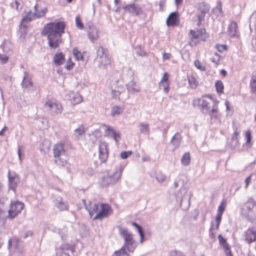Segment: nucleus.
<instances>
[{
	"instance_id": "f257e3e1",
	"label": "nucleus",
	"mask_w": 256,
	"mask_h": 256,
	"mask_svg": "<svg viewBox=\"0 0 256 256\" xmlns=\"http://www.w3.org/2000/svg\"><path fill=\"white\" fill-rule=\"evenodd\" d=\"M64 28L65 24L62 22L48 23L44 26L42 33L47 36L50 48H56L62 42V35Z\"/></svg>"
},
{
	"instance_id": "f03ea898",
	"label": "nucleus",
	"mask_w": 256,
	"mask_h": 256,
	"mask_svg": "<svg viewBox=\"0 0 256 256\" xmlns=\"http://www.w3.org/2000/svg\"><path fill=\"white\" fill-rule=\"evenodd\" d=\"M110 88L113 99L123 101L128 98V95L124 86L120 84L118 80L112 81Z\"/></svg>"
},
{
	"instance_id": "7ed1b4c3",
	"label": "nucleus",
	"mask_w": 256,
	"mask_h": 256,
	"mask_svg": "<svg viewBox=\"0 0 256 256\" xmlns=\"http://www.w3.org/2000/svg\"><path fill=\"white\" fill-rule=\"evenodd\" d=\"M174 186L175 188L180 187V189L176 193V200L180 204H182L184 196L188 193L189 186L188 183L185 181L183 176H179L174 180Z\"/></svg>"
},
{
	"instance_id": "20e7f679",
	"label": "nucleus",
	"mask_w": 256,
	"mask_h": 256,
	"mask_svg": "<svg viewBox=\"0 0 256 256\" xmlns=\"http://www.w3.org/2000/svg\"><path fill=\"white\" fill-rule=\"evenodd\" d=\"M213 102L210 96H204L194 99L193 104L194 106H198L202 112L206 114L212 109Z\"/></svg>"
},
{
	"instance_id": "39448f33",
	"label": "nucleus",
	"mask_w": 256,
	"mask_h": 256,
	"mask_svg": "<svg viewBox=\"0 0 256 256\" xmlns=\"http://www.w3.org/2000/svg\"><path fill=\"white\" fill-rule=\"evenodd\" d=\"M120 232L124 240L123 246L127 249L128 252H132L136 247V244L133 238L132 234L125 228H120Z\"/></svg>"
},
{
	"instance_id": "423d86ee",
	"label": "nucleus",
	"mask_w": 256,
	"mask_h": 256,
	"mask_svg": "<svg viewBox=\"0 0 256 256\" xmlns=\"http://www.w3.org/2000/svg\"><path fill=\"white\" fill-rule=\"evenodd\" d=\"M97 56L95 59L98 62L99 68H105L110 64V58L107 50L102 46H99L96 50Z\"/></svg>"
},
{
	"instance_id": "0eeeda50",
	"label": "nucleus",
	"mask_w": 256,
	"mask_h": 256,
	"mask_svg": "<svg viewBox=\"0 0 256 256\" xmlns=\"http://www.w3.org/2000/svg\"><path fill=\"white\" fill-rule=\"evenodd\" d=\"M242 214L248 218L256 216V201L250 198L242 208Z\"/></svg>"
},
{
	"instance_id": "6e6552de",
	"label": "nucleus",
	"mask_w": 256,
	"mask_h": 256,
	"mask_svg": "<svg viewBox=\"0 0 256 256\" xmlns=\"http://www.w3.org/2000/svg\"><path fill=\"white\" fill-rule=\"evenodd\" d=\"M123 169V167L121 166L118 170L116 171L114 174H108L104 176L102 180V184L103 186H108L117 182L121 177Z\"/></svg>"
},
{
	"instance_id": "1a4fd4ad",
	"label": "nucleus",
	"mask_w": 256,
	"mask_h": 256,
	"mask_svg": "<svg viewBox=\"0 0 256 256\" xmlns=\"http://www.w3.org/2000/svg\"><path fill=\"white\" fill-rule=\"evenodd\" d=\"M44 108L54 114H60L62 110V106L54 100H48L44 104Z\"/></svg>"
},
{
	"instance_id": "9d476101",
	"label": "nucleus",
	"mask_w": 256,
	"mask_h": 256,
	"mask_svg": "<svg viewBox=\"0 0 256 256\" xmlns=\"http://www.w3.org/2000/svg\"><path fill=\"white\" fill-rule=\"evenodd\" d=\"M86 30L88 37L92 42H94L100 37V32L98 28L92 22L86 24Z\"/></svg>"
},
{
	"instance_id": "9b49d317",
	"label": "nucleus",
	"mask_w": 256,
	"mask_h": 256,
	"mask_svg": "<svg viewBox=\"0 0 256 256\" xmlns=\"http://www.w3.org/2000/svg\"><path fill=\"white\" fill-rule=\"evenodd\" d=\"M34 12H30L26 16L22 18V20L23 22H30L34 19L42 18L45 16L48 11V9L46 8H44L41 10H38L36 4L34 6Z\"/></svg>"
},
{
	"instance_id": "f8f14e48",
	"label": "nucleus",
	"mask_w": 256,
	"mask_h": 256,
	"mask_svg": "<svg viewBox=\"0 0 256 256\" xmlns=\"http://www.w3.org/2000/svg\"><path fill=\"white\" fill-rule=\"evenodd\" d=\"M24 207V204L20 202L17 201L12 202L8 211V217L11 219L14 218L21 212Z\"/></svg>"
},
{
	"instance_id": "ddd939ff",
	"label": "nucleus",
	"mask_w": 256,
	"mask_h": 256,
	"mask_svg": "<svg viewBox=\"0 0 256 256\" xmlns=\"http://www.w3.org/2000/svg\"><path fill=\"white\" fill-rule=\"evenodd\" d=\"M190 38L192 41L195 43L199 40H204L207 37L206 34V30L204 28H201L199 30H190Z\"/></svg>"
},
{
	"instance_id": "4468645a",
	"label": "nucleus",
	"mask_w": 256,
	"mask_h": 256,
	"mask_svg": "<svg viewBox=\"0 0 256 256\" xmlns=\"http://www.w3.org/2000/svg\"><path fill=\"white\" fill-rule=\"evenodd\" d=\"M108 157V149L107 143L100 141L98 146V158L102 162L106 161Z\"/></svg>"
},
{
	"instance_id": "2eb2a0df",
	"label": "nucleus",
	"mask_w": 256,
	"mask_h": 256,
	"mask_svg": "<svg viewBox=\"0 0 256 256\" xmlns=\"http://www.w3.org/2000/svg\"><path fill=\"white\" fill-rule=\"evenodd\" d=\"M206 114H208L212 122H221L220 114L218 112V106L216 102H213L212 109Z\"/></svg>"
},
{
	"instance_id": "dca6fc26",
	"label": "nucleus",
	"mask_w": 256,
	"mask_h": 256,
	"mask_svg": "<svg viewBox=\"0 0 256 256\" xmlns=\"http://www.w3.org/2000/svg\"><path fill=\"white\" fill-rule=\"evenodd\" d=\"M110 210V206L104 204H102L100 206V208L98 212L94 218V220L102 219L103 218L106 217L109 214Z\"/></svg>"
},
{
	"instance_id": "f3484780",
	"label": "nucleus",
	"mask_w": 256,
	"mask_h": 256,
	"mask_svg": "<svg viewBox=\"0 0 256 256\" xmlns=\"http://www.w3.org/2000/svg\"><path fill=\"white\" fill-rule=\"evenodd\" d=\"M106 134L109 138H112L116 143H118L120 139V133L110 126H105Z\"/></svg>"
},
{
	"instance_id": "a211bd4d",
	"label": "nucleus",
	"mask_w": 256,
	"mask_h": 256,
	"mask_svg": "<svg viewBox=\"0 0 256 256\" xmlns=\"http://www.w3.org/2000/svg\"><path fill=\"white\" fill-rule=\"evenodd\" d=\"M244 240L249 244L256 241V227L250 228L244 232Z\"/></svg>"
},
{
	"instance_id": "6ab92c4d",
	"label": "nucleus",
	"mask_w": 256,
	"mask_h": 256,
	"mask_svg": "<svg viewBox=\"0 0 256 256\" xmlns=\"http://www.w3.org/2000/svg\"><path fill=\"white\" fill-rule=\"evenodd\" d=\"M53 155L54 158H58L65 154L64 144V143H58L54 145L52 148Z\"/></svg>"
},
{
	"instance_id": "aec40b11",
	"label": "nucleus",
	"mask_w": 256,
	"mask_h": 256,
	"mask_svg": "<svg viewBox=\"0 0 256 256\" xmlns=\"http://www.w3.org/2000/svg\"><path fill=\"white\" fill-rule=\"evenodd\" d=\"M22 86L24 90H29L32 86V82L30 74L26 72H24Z\"/></svg>"
},
{
	"instance_id": "412c9836",
	"label": "nucleus",
	"mask_w": 256,
	"mask_h": 256,
	"mask_svg": "<svg viewBox=\"0 0 256 256\" xmlns=\"http://www.w3.org/2000/svg\"><path fill=\"white\" fill-rule=\"evenodd\" d=\"M124 8L125 12H128L134 16H138L142 12L141 8L134 4L126 6Z\"/></svg>"
},
{
	"instance_id": "4be33fe9",
	"label": "nucleus",
	"mask_w": 256,
	"mask_h": 256,
	"mask_svg": "<svg viewBox=\"0 0 256 256\" xmlns=\"http://www.w3.org/2000/svg\"><path fill=\"white\" fill-rule=\"evenodd\" d=\"M68 100L73 105L78 104L82 101V97L79 93L70 92L68 94Z\"/></svg>"
},
{
	"instance_id": "5701e85b",
	"label": "nucleus",
	"mask_w": 256,
	"mask_h": 256,
	"mask_svg": "<svg viewBox=\"0 0 256 256\" xmlns=\"http://www.w3.org/2000/svg\"><path fill=\"white\" fill-rule=\"evenodd\" d=\"M83 204L85 206V208L86 210L88 212L90 216V217H92V215L98 212L100 208V204H93L92 202H90L88 206L86 205V200H82Z\"/></svg>"
},
{
	"instance_id": "b1692460",
	"label": "nucleus",
	"mask_w": 256,
	"mask_h": 256,
	"mask_svg": "<svg viewBox=\"0 0 256 256\" xmlns=\"http://www.w3.org/2000/svg\"><path fill=\"white\" fill-rule=\"evenodd\" d=\"M8 176L10 187V188L14 190L20 182L19 176L14 173H10V172H8Z\"/></svg>"
},
{
	"instance_id": "393cba45",
	"label": "nucleus",
	"mask_w": 256,
	"mask_h": 256,
	"mask_svg": "<svg viewBox=\"0 0 256 256\" xmlns=\"http://www.w3.org/2000/svg\"><path fill=\"white\" fill-rule=\"evenodd\" d=\"M128 90L132 94H135L140 92V85L134 80L130 81L126 85Z\"/></svg>"
},
{
	"instance_id": "a878e982",
	"label": "nucleus",
	"mask_w": 256,
	"mask_h": 256,
	"mask_svg": "<svg viewBox=\"0 0 256 256\" xmlns=\"http://www.w3.org/2000/svg\"><path fill=\"white\" fill-rule=\"evenodd\" d=\"M182 138L180 133L177 132L172 137L170 140V144L174 146V150L177 149L180 146Z\"/></svg>"
},
{
	"instance_id": "bb28decb",
	"label": "nucleus",
	"mask_w": 256,
	"mask_h": 256,
	"mask_svg": "<svg viewBox=\"0 0 256 256\" xmlns=\"http://www.w3.org/2000/svg\"><path fill=\"white\" fill-rule=\"evenodd\" d=\"M178 14L176 12L171 13L166 20V24L168 26H174L178 22Z\"/></svg>"
},
{
	"instance_id": "cd10ccee",
	"label": "nucleus",
	"mask_w": 256,
	"mask_h": 256,
	"mask_svg": "<svg viewBox=\"0 0 256 256\" xmlns=\"http://www.w3.org/2000/svg\"><path fill=\"white\" fill-rule=\"evenodd\" d=\"M228 34L232 37H234L238 34V26L236 22H232L228 26Z\"/></svg>"
},
{
	"instance_id": "c85d7f7f",
	"label": "nucleus",
	"mask_w": 256,
	"mask_h": 256,
	"mask_svg": "<svg viewBox=\"0 0 256 256\" xmlns=\"http://www.w3.org/2000/svg\"><path fill=\"white\" fill-rule=\"evenodd\" d=\"M55 206L60 210H68V208L67 202L62 200V198H59L55 203Z\"/></svg>"
},
{
	"instance_id": "c756f323",
	"label": "nucleus",
	"mask_w": 256,
	"mask_h": 256,
	"mask_svg": "<svg viewBox=\"0 0 256 256\" xmlns=\"http://www.w3.org/2000/svg\"><path fill=\"white\" fill-rule=\"evenodd\" d=\"M140 132L144 134H148L150 132V126L148 123L141 122L138 124Z\"/></svg>"
},
{
	"instance_id": "7c9ffc66",
	"label": "nucleus",
	"mask_w": 256,
	"mask_h": 256,
	"mask_svg": "<svg viewBox=\"0 0 256 256\" xmlns=\"http://www.w3.org/2000/svg\"><path fill=\"white\" fill-rule=\"evenodd\" d=\"M191 160V156L190 152H186L181 158L182 164L184 166H188L190 164Z\"/></svg>"
},
{
	"instance_id": "2f4dec72",
	"label": "nucleus",
	"mask_w": 256,
	"mask_h": 256,
	"mask_svg": "<svg viewBox=\"0 0 256 256\" xmlns=\"http://www.w3.org/2000/svg\"><path fill=\"white\" fill-rule=\"evenodd\" d=\"M85 128L83 125H80L74 132V135L76 139H79L84 134Z\"/></svg>"
},
{
	"instance_id": "473e14b6",
	"label": "nucleus",
	"mask_w": 256,
	"mask_h": 256,
	"mask_svg": "<svg viewBox=\"0 0 256 256\" xmlns=\"http://www.w3.org/2000/svg\"><path fill=\"white\" fill-rule=\"evenodd\" d=\"M238 135L239 132L235 130L232 136L231 146L232 148H235L239 144Z\"/></svg>"
},
{
	"instance_id": "72a5a7b5",
	"label": "nucleus",
	"mask_w": 256,
	"mask_h": 256,
	"mask_svg": "<svg viewBox=\"0 0 256 256\" xmlns=\"http://www.w3.org/2000/svg\"><path fill=\"white\" fill-rule=\"evenodd\" d=\"M155 178L158 182L162 183L166 181V176L162 172L159 171L156 172Z\"/></svg>"
},
{
	"instance_id": "f704fd0d",
	"label": "nucleus",
	"mask_w": 256,
	"mask_h": 256,
	"mask_svg": "<svg viewBox=\"0 0 256 256\" xmlns=\"http://www.w3.org/2000/svg\"><path fill=\"white\" fill-rule=\"evenodd\" d=\"M14 242L15 252L19 254H22L24 252L23 244L18 240H16Z\"/></svg>"
},
{
	"instance_id": "c9c22d12",
	"label": "nucleus",
	"mask_w": 256,
	"mask_h": 256,
	"mask_svg": "<svg viewBox=\"0 0 256 256\" xmlns=\"http://www.w3.org/2000/svg\"><path fill=\"white\" fill-rule=\"evenodd\" d=\"M123 112V108L120 106H115L112 108L111 115L112 116L120 115Z\"/></svg>"
},
{
	"instance_id": "e433bc0d",
	"label": "nucleus",
	"mask_w": 256,
	"mask_h": 256,
	"mask_svg": "<svg viewBox=\"0 0 256 256\" xmlns=\"http://www.w3.org/2000/svg\"><path fill=\"white\" fill-rule=\"evenodd\" d=\"M54 62L57 65L62 64L64 62V56L62 54H57L54 56Z\"/></svg>"
},
{
	"instance_id": "4c0bfd02",
	"label": "nucleus",
	"mask_w": 256,
	"mask_h": 256,
	"mask_svg": "<svg viewBox=\"0 0 256 256\" xmlns=\"http://www.w3.org/2000/svg\"><path fill=\"white\" fill-rule=\"evenodd\" d=\"M188 82L192 88H196L198 86V82L193 76H188Z\"/></svg>"
},
{
	"instance_id": "58836bf2",
	"label": "nucleus",
	"mask_w": 256,
	"mask_h": 256,
	"mask_svg": "<svg viewBox=\"0 0 256 256\" xmlns=\"http://www.w3.org/2000/svg\"><path fill=\"white\" fill-rule=\"evenodd\" d=\"M72 54L76 60L78 61L83 60L84 56L82 54L80 51H79L77 48H74L73 49Z\"/></svg>"
},
{
	"instance_id": "ea45409f",
	"label": "nucleus",
	"mask_w": 256,
	"mask_h": 256,
	"mask_svg": "<svg viewBox=\"0 0 256 256\" xmlns=\"http://www.w3.org/2000/svg\"><path fill=\"white\" fill-rule=\"evenodd\" d=\"M250 86L252 92L256 95V74L252 76Z\"/></svg>"
},
{
	"instance_id": "a19ab883",
	"label": "nucleus",
	"mask_w": 256,
	"mask_h": 256,
	"mask_svg": "<svg viewBox=\"0 0 256 256\" xmlns=\"http://www.w3.org/2000/svg\"><path fill=\"white\" fill-rule=\"evenodd\" d=\"M128 252L127 249L122 246L120 249L114 252V254L116 256H129Z\"/></svg>"
},
{
	"instance_id": "79ce46f5",
	"label": "nucleus",
	"mask_w": 256,
	"mask_h": 256,
	"mask_svg": "<svg viewBox=\"0 0 256 256\" xmlns=\"http://www.w3.org/2000/svg\"><path fill=\"white\" fill-rule=\"evenodd\" d=\"M132 225L133 226H135L138 229V233H139V234L140 235V242L141 243H142L144 242V234L142 230V227L134 222L132 223Z\"/></svg>"
},
{
	"instance_id": "37998d69",
	"label": "nucleus",
	"mask_w": 256,
	"mask_h": 256,
	"mask_svg": "<svg viewBox=\"0 0 256 256\" xmlns=\"http://www.w3.org/2000/svg\"><path fill=\"white\" fill-rule=\"evenodd\" d=\"M215 86H216V91L218 92L223 93L224 86L223 83L221 81H220V80L217 81L215 84Z\"/></svg>"
},
{
	"instance_id": "c03bdc74",
	"label": "nucleus",
	"mask_w": 256,
	"mask_h": 256,
	"mask_svg": "<svg viewBox=\"0 0 256 256\" xmlns=\"http://www.w3.org/2000/svg\"><path fill=\"white\" fill-rule=\"evenodd\" d=\"M55 164L62 167L65 166L67 164V161L63 158L59 157L58 158H55Z\"/></svg>"
},
{
	"instance_id": "a18cd8bd",
	"label": "nucleus",
	"mask_w": 256,
	"mask_h": 256,
	"mask_svg": "<svg viewBox=\"0 0 256 256\" xmlns=\"http://www.w3.org/2000/svg\"><path fill=\"white\" fill-rule=\"evenodd\" d=\"M169 85L170 82H164L162 84V82H159V88H162L164 92L168 93L169 91Z\"/></svg>"
},
{
	"instance_id": "49530a36",
	"label": "nucleus",
	"mask_w": 256,
	"mask_h": 256,
	"mask_svg": "<svg viewBox=\"0 0 256 256\" xmlns=\"http://www.w3.org/2000/svg\"><path fill=\"white\" fill-rule=\"evenodd\" d=\"M76 24L78 28L80 30H82L84 28V24L82 22L80 17V16H77L76 17Z\"/></svg>"
},
{
	"instance_id": "de8ad7c7",
	"label": "nucleus",
	"mask_w": 256,
	"mask_h": 256,
	"mask_svg": "<svg viewBox=\"0 0 256 256\" xmlns=\"http://www.w3.org/2000/svg\"><path fill=\"white\" fill-rule=\"evenodd\" d=\"M208 12V9L204 8V10L201 11L200 14L197 16V18L199 22H200L202 20H204L206 14Z\"/></svg>"
},
{
	"instance_id": "09e8293b",
	"label": "nucleus",
	"mask_w": 256,
	"mask_h": 256,
	"mask_svg": "<svg viewBox=\"0 0 256 256\" xmlns=\"http://www.w3.org/2000/svg\"><path fill=\"white\" fill-rule=\"evenodd\" d=\"M136 53L139 56H146V53L140 46L135 48Z\"/></svg>"
},
{
	"instance_id": "8fccbe9b",
	"label": "nucleus",
	"mask_w": 256,
	"mask_h": 256,
	"mask_svg": "<svg viewBox=\"0 0 256 256\" xmlns=\"http://www.w3.org/2000/svg\"><path fill=\"white\" fill-rule=\"evenodd\" d=\"M226 202L224 201H222L220 204L218 206V214H222L224 212L225 210Z\"/></svg>"
},
{
	"instance_id": "3c124183",
	"label": "nucleus",
	"mask_w": 256,
	"mask_h": 256,
	"mask_svg": "<svg viewBox=\"0 0 256 256\" xmlns=\"http://www.w3.org/2000/svg\"><path fill=\"white\" fill-rule=\"evenodd\" d=\"M246 144L250 145V146H251L250 144V142L252 139V136H251V132L250 130H248L246 132Z\"/></svg>"
},
{
	"instance_id": "603ef678",
	"label": "nucleus",
	"mask_w": 256,
	"mask_h": 256,
	"mask_svg": "<svg viewBox=\"0 0 256 256\" xmlns=\"http://www.w3.org/2000/svg\"><path fill=\"white\" fill-rule=\"evenodd\" d=\"M194 66L198 70L202 71H204L206 70L205 66L202 64L201 62L198 60L194 61Z\"/></svg>"
},
{
	"instance_id": "864d4df0",
	"label": "nucleus",
	"mask_w": 256,
	"mask_h": 256,
	"mask_svg": "<svg viewBox=\"0 0 256 256\" xmlns=\"http://www.w3.org/2000/svg\"><path fill=\"white\" fill-rule=\"evenodd\" d=\"M223 246V248L224 250V252L226 254V256H232V252L230 250V248L229 247V246L227 243H226L222 245Z\"/></svg>"
},
{
	"instance_id": "5fc2aeb1",
	"label": "nucleus",
	"mask_w": 256,
	"mask_h": 256,
	"mask_svg": "<svg viewBox=\"0 0 256 256\" xmlns=\"http://www.w3.org/2000/svg\"><path fill=\"white\" fill-rule=\"evenodd\" d=\"M60 252H57L58 256H70L68 253L64 252V250H66V248L62 246L60 248Z\"/></svg>"
},
{
	"instance_id": "6e6d98bb",
	"label": "nucleus",
	"mask_w": 256,
	"mask_h": 256,
	"mask_svg": "<svg viewBox=\"0 0 256 256\" xmlns=\"http://www.w3.org/2000/svg\"><path fill=\"white\" fill-rule=\"evenodd\" d=\"M8 57L4 54H0V63L2 64H6L8 62Z\"/></svg>"
},
{
	"instance_id": "4d7b16f0",
	"label": "nucleus",
	"mask_w": 256,
	"mask_h": 256,
	"mask_svg": "<svg viewBox=\"0 0 256 256\" xmlns=\"http://www.w3.org/2000/svg\"><path fill=\"white\" fill-rule=\"evenodd\" d=\"M132 154V152L131 151H127V152H122L120 153V158L122 159H126V158L128 156L131 155Z\"/></svg>"
},
{
	"instance_id": "13d9d810",
	"label": "nucleus",
	"mask_w": 256,
	"mask_h": 256,
	"mask_svg": "<svg viewBox=\"0 0 256 256\" xmlns=\"http://www.w3.org/2000/svg\"><path fill=\"white\" fill-rule=\"evenodd\" d=\"M20 5V2L16 0H15L14 2H12L10 4V6L12 8H15L16 10L18 11L20 10V8H19Z\"/></svg>"
},
{
	"instance_id": "bf43d9fd",
	"label": "nucleus",
	"mask_w": 256,
	"mask_h": 256,
	"mask_svg": "<svg viewBox=\"0 0 256 256\" xmlns=\"http://www.w3.org/2000/svg\"><path fill=\"white\" fill-rule=\"evenodd\" d=\"M170 256H185L180 251L174 250L170 252Z\"/></svg>"
},
{
	"instance_id": "052dcab7",
	"label": "nucleus",
	"mask_w": 256,
	"mask_h": 256,
	"mask_svg": "<svg viewBox=\"0 0 256 256\" xmlns=\"http://www.w3.org/2000/svg\"><path fill=\"white\" fill-rule=\"evenodd\" d=\"M216 48L220 52H222L226 49V46L225 44H219L216 45Z\"/></svg>"
},
{
	"instance_id": "680f3d73",
	"label": "nucleus",
	"mask_w": 256,
	"mask_h": 256,
	"mask_svg": "<svg viewBox=\"0 0 256 256\" xmlns=\"http://www.w3.org/2000/svg\"><path fill=\"white\" fill-rule=\"evenodd\" d=\"M164 82H170L168 80V74L167 72L164 73L162 78L160 82H162V84Z\"/></svg>"
},
{
	"instance_id": "e2e57ef3",
	"label": "nucleus",
	"mask_w": 256,
	"mask_h": 256,
	"mask_svg": "<svg viewBox=\"0 0 256 256\" xmlns=\"http://www.w3.org/2000/svg\"><path fill=\"white\" fill-rule=\"evenodd\" d=\"M218 238L219 240L220 244L221 245H222V244L226 243V239L224 238H223L221 234H219L218 236Z\"/></svg>"
},
{
	"instance_id": "0e129e2a",
	"label": "nucleus",
	"mask_w": 256,
	"mask_h": 256,
	"mask_svg": "<svg viewBox=\"0 0 256 256\" xmlns=\"http://www.w3.org/2000/svg\"><path fill=\"white\" fill-rule=\"evenodd\" d=\"M251 177H252V176H248L245 180V183H246V186H245V188H246L248 186V184L250 183L251 182Z\"/></svg>"
},
{
	"instance_id": "69168bd1",
	"label": "nucleus",
	"mask_w": 256,
	"mask_h": 256,
	"mask_svg": "<svg viewBox=\"0 0 256 256\" xmlns=\"http://www.w3.org/2000/svg\"><path fill=\"white\" fill-rule=\"evenodd\" d=\"M0 100L2 102V104L4 106V94H3V91L2 88H0Z\"/></svg>"
},
{
	"instance_id": "338daca9",
	"label": "nucleus",
	"mask_w": 256,
	"mask_h": 256,
	"mask_svg": "<svg viewBox=\"0 0 256 256\" xmlns=\"http://www.w3.org/2000/svg\"><path fill=\"white\" fill-rule=\"evenodd\" d=\"M171 56V54L170 53H164L162 58L164 60H169Z\"/></svg>"
},
{
	"instance_id": "774afa93",
	"label": "nucleus",
	"mask_w": 256,
	"mask_h": 256,
	"mask_svg": "<svg viewBox=\"0 0 256 256\" xmlns=\"http://www.w3.org/2000/svg\"><path fill=\"white\" fill-rule=\"evenodd\" d=\"M222 214H217L216 216V223H220L222 220Z\"/></svg>"
}]
</instances>
